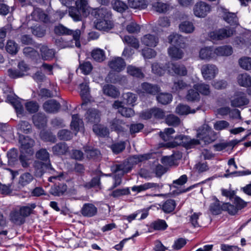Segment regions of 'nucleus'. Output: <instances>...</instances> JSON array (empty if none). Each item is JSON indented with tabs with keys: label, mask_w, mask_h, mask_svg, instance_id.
<instances>
[{
	"label": "nucleus",
	"mask_w": 251,
	"mask_h": 251,
	"mask_svg": "<svg viewBox=\"0 0 251 251\" xmlns=\"http://www.w3.org/2000/svg\"><path fill=\"white\" fill-rule=\"evenodd\" d=\"M54 32L58 35H71L73 37L72 40L69 41L64 40L62 38L56 39L55 44L59 48H72L75 46L78 48L80 47V38L81 33L80 29L72 30L62 24H59L55 26Z\"/></svg>",
	"instance_id": "1"
},
{
	"label": "nucleus",
	"mask_w": 251,
	"mask_h": 251,
	"mask_svg": "<svg viewBox=\"0 0 251 251\" xmlns=\"http://www.w3.org/2000/svg\"><path fill=\"white\" fill-rule=\"evenodd\" d=\"M214 131L207 124H204L198 130L197 137L198 139H191L190 137L179 135L175 137L172 147L181 145L187 149H191L201 144L200 139L206 135H214Z\"/></svg>",
	"instance_id": "2"
},
{
	"label": "nucleus",
	"mask_w": 251,
	"mask_h": 251,
	"mask_svg": "<svg viewBox=\"0 0 251 251\" xmlns=\"http://www.w3.org/2000/svg\"><path fill=\"white\" fill-rule=\"evenodd\" d=\"M75 5L76 7H71L69 9V13L75 21H79L81 20V15L87 16L90 12L88 0H76Z\"/></svg>",
	"instance_id": "3"
},
{
	"label": "nucleus",
	"mask_w": 251,
	"mask_h": 251,
	"mask_svg": "<svg viewBox=\"0 0 251 251\" xmlns=\"http://www.w3.org/2000/svg\"><path fill=\"white\" fill-rule=\"evenodd\" d=\"M234 30L229 27L220 28L209 33L208 36L212 40H222L231 36L234 33Z\"/></svg>",
	"instance_id": "4"
},
{
	"label": "nucleus",
	"mask_w": 251,
	"mask_h": 251,
	"mask_svg": "<svg viewBox=\"0 0 251 251\" xmlns=\"http://www.w3.org/2000/svg\"><path fill=\"white\" fill-rule=\"evenodd\" d=\"M19 138L21 143V153L32 155L34 153L32 147L34 145V141L28 136H20Z\"/></svg>",
	"instance_id": "5"
},
{
	"label": "nucleus",
	"mask_w": 251,
	"mask_h": 251,
	"mask_svg": "<svg viewBox=\"0 0 251 251\" xmlns=\"http://www.w3.org/2000/svg\"><path fill=\"white\" fill-rule=\"evenodd\" d=\"M201 71L203 78L206 80L213 79L219 73L218 67L213 64H205L202 65Z\"/></svg>",
	"instance_id": "6"
},
{
	"label": "nucleus",
	"mask_w": 251,
	"mask_h": 251,
	"mask_svg": "<svg viewBox=\"0 0 251 251\" xmlns=\"http://www.w3.org/2000/svg\"><path fill=\"white\" fill-rule=\"evenodd\" d=\"M166 65L168 72L170 75L183 76L187 74V70L186 67L182 64L169 62Z\"/></svg>",
	"instance_id": "7"
},
{
	"label": "nucleus",
	"mask_w": 251,
	"mask_h": 251,
	"mask_svg": "<svg viewBox=\"0 0 251 251\" xmlns=\"http://www.w3.org/2000/svg\"><path fill=\"white\" fill-rule=\"evenodd\" d=\"M211 11V6L203 1L196 3L193 7L194 15L198 18H204Z\"/></svg>",
	"instance_id": "8"
},
{
	"label": "nucleus",
	"mask_w": 251,
	"mask_h": 251,
	"mask_svg": "<svg viewBox=\"0 0 251 251\" xmlns=\"http://www.w3.org/2000/svg\"><path fill=\"white\" fill-rule=\"evenodd\" d=\"M249 100L245 93H236L230 99L231 105L234 107H240L249 103Z\"/></svg>",
	"instance_id": "9"
},
{
	"label": "nucleus",
	"mask_w": 251,
	"mask_h": 251,
	"mask_svg": "<svg viewBox=\"0 0 251 251\" xmlns=\"http://www.w3.org/2000/svg\"><path fill=\"white\" fill-rule=\"evenodd\" d=\"M163 185L159 183L154 182H146L138 186H134L131 187V190L133 192L140 193L142 191H145L148 190H151L152 191H159L162 189Z\"/></svg>",
	"instance_id": "10"
},
{
	"label": "nucleus",
	"mask_w": 251,
	"mask_h": 251,
	"mask_svg": "<svg viewBox=\"0 0 251 251\" xmlns=\"http://www.w3.org/2000/svg\"><path fill=\"white\" fill-rule=\"evenodd\" d=\"M108 66L113 71L119 73L125 69L126 63L122 57H115L109 61Z\"/></svg>",
	"instance_id": "11"
},
{
	"label": "nucleus",
	"mask_w": 251,
	"mask_h": 251,
	"mask_svg": "<svg viewBox=\"0 0 251 251\" xmlns=\"http://www.w3.org/2000/svg\"><path fill=\"white\" fill-rule=\"evenodd\" d=\"M141 42L145 46L154 48L158 45L159 38L154 34H147L141 37Z\"/></svg>",
	"instance_id": "12"
},
{
	"label": "nucleus",
	"mask_w": 251,
	"mask_h": 251,
	"mask_svg": "<svg viewBox=\"0 0 251 251\" xmlns=\"http://www.w3.org/2000/svg\"><path fill=\"white\" fill-rule=\"evenodd\" d=\"M127 126L122 120L114 118L109 122V127L111 130L115 131L117 133L124 132L126 130Z\"/></svg>",
	"instance_id": "13"
},
{
	"label": "nucleus",
	"mask_w": 251,
	"mask_h": 251,
	"mask_svg": "<svg viewBox=\"0 0 251 251\" xmlns=\"http://www.w3.org/2000/svg\"><path fill=\"white\" fill-rule=\"evenodd\" d=\"M160 91V88L156 85H152L148 82L141 84L139 89L140 93L155 95Z\"/></svg>",
	"instance_id": "14"
},
{
	"label": "nucleus",
	"mask_w": 251,
	"mask_h": 251,
	"mask_svg": "<svg viewBox=\"0 0 251 251\" xmlns=\"http://www.w3.org/2000/svg\"><path fill=\"white\" fill-rule=\"evenodd\" d=\"M199 57L202 60H211L215 57V51L210 47L202 48L199 51Z\"/></svg>",
	"instance_id": "15"
},
{
	"label": "nucleus",
	"mask_w": 251,
	"mask_h": 251,
	"mask_svg": "<svg viewBox=\"0 0 251 251\" xmlns=\"http://www.w3.org/2000/svg\"><path fill=\"white\" fill-rule=\"evenodd\" d=\"M97 213V207L92 203L84 204L81 210V213L85 217H91L95 216Z\"/></svg>",
	"instance_id": "16"
},
{
	"label": "nucleus",
	"mask_w": 251,
	"mask_h": 251,
	"mask_svg": "<svg viewBox=\"0 0 251 251\" xmlns=\"http://www.w3.org/2000/svg\"><path fill=\"white\" fill-rule=\"evenodd\" d=\"M215 56H228L233 53V49L229 45H224L217 47L214 50Z\"/></svg>",
	"instance_id": "17"
},
{
	"label": "nucleus",
	"mask_w": 251,
	"mask_h": 251,
	"mask_svg": "<svg viewBox=\"0 0 251 251\" xmlns=\"http://www.w3.org/2000/svg\"><path fill=\"white\" fill-rule=\"evenodd\" d=\"M95 26L97 29L100 30H107L112 28L113 24L108 19L99 18L97 20Z\"/></svg>",
	"instance_id": "18"
},
{
	"label": "nucleus",
	"mask_w": 251,
	"mask_h": 251,
	"mask_svg": "<svg viewBox=\"0 0 251 251\" xmlns=\"http://www.w3.org/2000/svg\"><path fill=\"white\" fill-rule=\"evenodd\" d=\"M43 107L44 110L49 113H54L58 111L60 107V104L54 100H50L46 101Z\"/></svg>",
	"instance_id": "19"
},
{
	"label": "nucleus",
	"mask_w": 251,
	"mask_h": 251,
	"mask_svg": "<svg viewBox=\"0 0 251 251\" xmlns=\"http://www.w3.org/2000/svg\"><path fill=\"white\" fill-rule=\"evenodd\" d=\"M86 119L91 123H97L100 121V113L96 109H90L85 114Z\"/></svg>",
	"instance_id": "20"
},
{
	"label": "nucleus",
	"mask_w": 251,
	"mask_h": 251,
	"mask_svg": "<svg viewBox=\"0 0 251 251\" xmlns=\"http://www.w3.org/2000/svg\"><path fill=\"white\" fill-rule=\"evenodd\" d=\"M111 169L115 173H118L117 174H120L123 176L124 174L128 173L131 170V167L127 163H124L113 165Z\"/></svg>",
	"instance_id": "21"
},
{
	"label": "nucleus",
	"mask_w": 251,
	"mask_h": 251,
	"mask_svg": "<svg viewBox=\"0 0 251 251\" xmlns=\"http://www.w3.org/2000/svg\"><path fill=\"white\" fill-rule=\"evenodd\" d=\"M238 84L242 87H248L251 85V76L248 73L239 74L237 77Z\"/></svg>",
	"instance_id": "22"
},
{
	"label": "nucleus",
	"mask_w": 251,
	"mask_h": 251,
	"mask_svg": "<svg viewBox=\"0 0 251 251\" xmlns=\"http://www.w3.org/2000/svg\"><path fill=\"white\" fill-rule=\"evenodd\" d=\"M32 19L36 21L47 22L49 21L48 15L40 9H35L31 14Z\"/></svg>",
	"instance_id": "23"
},
{
	"label": "nucleus",
	"mask_w": 251,
	"mask_h": 251,
	"mask_svg": "<svg viewBox=\"0 0 251 251\" xmlns=\"http://www.w3.org/2000/svg\"><path fill=\"white\" fill-rule=\"evenodd\" d=\"M168 40L169 42L173 45L178 46L182 48L185 47L183 37L177 33L170 35L168 37Z\"/></svg>",
	"instance_id": "24"
},
{
	"label": "nucleus",
	"mask_w": 251,
	"mask_h": 251,
	"mask_svg": "<svg viewBox=\"0 0 251 251\" xmlns=\"http://www.w3.org/2000/svg\"><path fill=\"white\" fill-rule=\"evenodd\" d=\"M126 72L129 75L138 78H143L145 76L141 69L133 65L127 66Z\"/></svg>",
	"instance_id": "25"
},
{
	"label": "nucleus",
	"mask_w": 251,
	"mask_h": 251,
	"mask_svg": "<svg viewBox=\"0 0 251 251\" xmlns=\"http://www.w3.org/2000/svg\"><path fill=\"white\" fill-rule=\"evenodd\" d=\"M168 52L170 57L175 60L182 59L184 55L182 50L176 47H170L168 50Z\"/></svg>",
	"instance_id": "26"
},
{
	"label": "nucleus",
	"mask_w": 251,
	"mask_h": 251,
	"mask_svg": "<svg viewBox=\"0 0 251 251\" xmlns=\"http://www.w3.org/2000/svg\"><path fill=\"white\" fill-rule=\"evenodd\" d=\"M40 52L42 58L44 60L50 61L54 57V50L49 49L47 46H42L40 48Z\"/></svg>",
	"instance_id": "27"
},
{
	"label": "nucleus",
	"mask_w": 251,
	"mask_h": 251,
	"mask_svg": "<svg viewBox=\"0 0 251 251\" xmlns=\"http://www.w3.org/2000/svg\"><path fill=\"white\" fill-rule=\"evenodd\" d=\"M91 55L94 60L99 62H102L106 58L105 51L100 48H95L93 50Z\"/></svg>",
	"instance_id": "28"
},
{
	"label": "nucleus",
	"mask_w": 251,
	"mask_h": 251,
	"mask_svg": "<svg viewBox=\"0 0 251 251\" xmlns=\"http://www.w3.org/2000/svg\"><path fill=\"white\" fill-rule=\"evenodd\" d=\"M83 123L82 119H80L78 115H73L72 120L71 123V129L77 132L80 128L83 127Z\"/></svg>",
	"instance_id": "29"
},
{
	"label": "nucleus",
	"mask_w": 251,
	"mask_h": 251,
	"mask_svg": "<svg viewBox=\"0 0 251 251\" xmlns=\"http://www.w3.org/2000/svg\"><path fill=\"white\" fill-rule=\"evenodd\" d=\"M67 189L66 184H60L58 185H54L50 190V193L54 196H60L64 194Z\"/></svg>",
	"instance_id": "30"
},
{
	"label": "nucleus",
	"mask_w": 251,
	"mask_h": 251,
	"mask_svg": "<svg viewBox=\"0 0 251 251\" xmlns=\"http://www.w3.org/2000/svg\"><path fill=\"white\" fill-rule=\"evenodd\" d=\"M10 219L14 224L21 225L24 223L25 219L19 210H14L10 213Z\"/></svg>",
	"instance_id": "31"
},
{
	"label": "nucleus",
	"mask_w": 251,
	"mask_h": 251,
	"mask_svg": "<svg viewBox=\"0 0 251 251\" xmlns=\"http://www.w3.org/2000/svg\"><path fill=\"white\" fill-rule=\"evenodd\" d=\"M33 121L35 126L41 128L45 126L47 119L44 114L38 113L33 116Z\"/></svg>",
	"instance_id": "32"
},
{
	"label": "nucleus",
	"mask_w": 251,
	"mask_h": 251,
	"mask_svg": "<svg viewBox=\"0 0 251 251\" xmlns=\"http://www.w3.org/2000/svg\"><path fill=\"white\" fill-rule=\"evenodd\" d=\"M123 42L135 49H138L140 44L138 40L133 36L126 35L123 38Z\"/></svg>",
	"instance_id": "33"
},
{
	"label": "nucleus",
	"mask_w": 251,
	"mask_h": 251,
	"mask_svg": "<svg viewBox=\"0 0 251 251\" xmlns=\"http://www.w3.org/2000/svg\"><path fill=\"white\" fill-rule=\"evenodd\" d=\"M103 93L113 98H116L120 93L116 87L112 85H105L103 87Z\"/></svg>",
	"instance_id": "34"
},
{
	"label": "nucleus",
	"mask_w": 251,
	"mask_h": 251,
	"mask_svg": "<svg viewBox=\"0 0 251 251\" xmlns=\"http://www.w3.org/2000/svg\"><path fill=\"white\" fill-rule=\"evenodd\" d=\"M16 128L18 131V133L22 132L28 134L32 131L31 125L26 121H21L17 126Z\"/></svg>",
	"instance_id": "35"
},
{
	"label": "nucleus",
	"mask_w": 251,
	"mask_h": 251,
	"mask_svg": "<svg viewBox=\"0 0 251 251\" xmlns=\"http://www.w3.org/2000/svg\"><path fill=\"white\" fill-rule=\"evenodd\" d=\"M52 151L56 155L64 154L68 151V147L65 143H58L52 147Z\"/></svg>",
	"instance_id": "36"
},
{
	"label": "nucleus",
	"mask_w": 251,
	"mask_h": 251,
	"mask_svg": "<svg viewBox=\"0 0 251 251\" xmlns=\"http://www.w3.org/2000/svg\"><path fill=\"white\" fill-rule=\"evenodd\" d=\"M201 215V212H191V215L189 216V222L193 227H198L201 226L200 217Z\"/></svg>",
	"instance_id": "37"
},
{
	"label": "nucleus",
	"mask_w": 251,
	"mask_h": 251,
	"mask_svg": "<svg viewBox=\"0 0 251 251\" xmlns=\"http://www.w3.org/2000/svg\"><path fill=\"white\" fill-rule=\"evenodd\" d=\"M176 112L179 115H184L195 113L196 110L191 109L190 107L187 105L179 104L176 108Z\"/></svg>",
	"instance_id": "38"
},
{
	"label": "nucleus",
	"mask_w": 251,
	"mask_h": 251,
	"mask_svg": "<svg viewBox=\"0 0 251 251\" xmlns=\"http://www.w3.org/2000/svg\"><path fill=\"white\" fill-rule=\"evenodd\" d=\"M223 12V18L225 21L231 25L237 24V18L235 13L228 12L226 9Z\"/></svg>",
	"instance_id": "39"
},
{
	"label": "nucleus",
	"mask_w": 251,
	"mask_h": 251,
	"mask_svg": "<svg viewBox=\"0 0 251 251\" xmlns=\"http://www.w3.org/2000/svg\"><path fill=\"white\" fill-rule=\"evenodd\" d=\"M36 206V205L35 203H29L25 206L21 207L19 211L21 215L25 219V217L29 216L32 213L33 209Z\"/></svg>",
	"instance_id": "40"
},
{
	"label": "nucleus",
	"mask_w": 251,
	"mask_h": 251,
	"mask_svg": "<svg viewBox=\"0 0 251 251\" xmlns=\"http://www.w3.org/2000/svg\"><path fill=\"white\" fill-rule=\"evenodd\" d=\"M6 51L11 54H16L19 49V47L14 41L9 40L5 46Z\"/></svg>",
	"instance_id": "41"
},
{
	"label": "nucleus",
	"mask_w": 251,
	"mask_h": 251,
	"mask_svg": "<svg viewBox=\"0 0 251 251\" xmlns=\"http://www.w3.org/2000/svg\"><path fill=\"white\" fill-rule=\"evenodd\" d=\"M176 206L174 200L169 199L167 200L162 205V210L166 213H169L173 212Z\"/></svg>",
	"instance_id": "42"
},
{
	"label": "nucleus",
	"mask_w": 251,
	"mask_h": 251,
	"mask_svg": "<svg viewBox=\"0 0 251 251\" xmlns=\"http://www.w3.org/2000/svg\"><path fill=\"white\" fill-rule=\"evenodd\" d=\"M179 27L180 31L186 33H191L195 30L193 23L188 21L181 23L179 25Z\"/></svg>",
	"instance_id": "43"
},
{
	"label": "nucleus",
	"mask_w": 251,
	"mask_h": 251,
	"mask_svg": "<svg viewBox=\"0 0 251 251\" xmlns=\"http://www.w3.org/2000/svg\"><path fill=\"white\" fill-rule=\"evenodd\" d=\"M93 131L98 136L105 137L109 134L108 129L100 125H94L93 127Z\"/></svg>",
	"instance_id": "44"
},
{
	"label": "nucleus",
	"mask_w": 251,
	"mask_h": 251,
	"mask_svg": "<svg viewBox=\"0 0 251 251\" xmlns=\"http://www.w3.org/2000/svg\"><path fill=\"white\" fill-rule=\"evenodd\" d=\"M152 7L157 12L165 13L170 9V6L167 3L158 1L153 3Z\"/></svg>",
	"instance_id": "45"
},
{
	"label": "nucleus",
	"mask_w": 251,
	"mask_h": 251,
	"mask_svg": "<svg viewBox=\"0 0 251 251\" xmlns=\"http://www.w3.org/2000/svg\"><path fill=\"white\" fill-rule=\"evenodd\" d=\"M193 88L202 95H208L210 93L209 86L204 83L195 84Z\"/></svg>",
	"instance_id": "46"
},
{
	"label": "nucleus",
	"mask_w": 251,
	"mask_h": 251,
	"mask_svg": "<svg viewBox=\"0 0 251 251\" xmlns=\"http://www.w3.org/2000/svg\"><path fill=\"white\" fill-rule=\"evenodd\" d=\"M123 97L124 103L129 105L133 106L137 100V97L132 93H125L123 95Z\"/></svg>",
	"instance_id": "47"
},
{
	"label": "nucleus",
	"mask_w": 251,
	"mask_h": 251,
	"mask_svg": "<svg viewBox=\"0 0 251 251\" xmlns=\"http://www.w3.org/2000/svg\"><path fill=\"white\" fill-rule=\"evenodd\" d=\"M210 209L213 214L218 215L223 210V204L221 205V202L216 198L214 201L211 204Z\"/></svg>",
	"instance_id": "48"
},
{
	"label": "nucleus",
	"mask_w": 251,
	"mask_h": 251,
	"mask_svg": "<svg viewBox=\"0 0 251 251\" xmlns=\"http://www.w3.org/2000/svg\"><path fill=\"white\" fill-rule=\"evenodd\" d=\"M112 5L113 9L120 13L125 12L128 8L126 4L120 0H115Z\"/></svg>",
	"instance_id": "49"
},
{
	"label": "nucleus",
	"mask_w": 251,
	"mask_h": 251,
	"mask_svg": "<svg viewBox=\"0 0 251 251\" xmlns=\"http://www.w3.org/2000/svg\"><path fill=\"white\" fill-rule=\"evenodd\" d=\"M129 6L132 8L144 9L147 7L145 0H128Z\"/></svg>",
	"instance_id": "50"
},
{
	"label": "nucleus",
	"mask_w": 251,
	"mask_h": 251,
	"mask_svg": "<svg viewBox=\"0 0 251 251\" xmlns=\"http://www.w3.org/2000/svg\"><path fill=\"white\" fill-rule=\"evenodd\" d=\"M238 63L242 69L246 70H251V58L247 56H244L240 58Z\"/></svg>",
	"instance_id": "51"
},
{
	"label": "nucleus",
	"mask_w": 251,
	"mask_h": 251,
	"mask_svg": "<svg viewBox=\"0 0 251 251\" xmlns=\"http://www.w3.org/2000/svg\"><path fill=\"white\" fill-rule=\"evenodd\" d=\"M234 113L235 115L233 116L234 118H237L240 117V111L237 109H234L231 111L230 109L228 107H223L218 110V113L222 116L226 115L230 113Z\"/></svg>",
	"instance_id": "52"
},
{
	"label": "nucleus",
	"mask_w": 251,
	"mask_h": 251,
	"mask_svg": "<svg viewBox=\"0 0 251 251\" xmlns=\"http://www.w3.org/2000/svg\"><path fill=\"white\" fill-rule=\"evenodd\" d=\"M80 94L84 100H90L89 88L86 83L80 84Z\"/></svg>",
	"instance_id": "53"
},
{
	"label": "nucleus",
	"mask_w": 251,
	"mask_h": 251,
	"mask_svg": "<svg viewBox=\"0 0 251 251\" xmlns=\"http://www.w3.org/2000/svg\"><path fill=\"white\" fill-rule=\"evenodd\" d=\"M7 100L13 105L18 115L23 114L24 108L20 102L12 99L9 96H7Z\"/></svg>",
	"instance_id": "54"
},
{
	"label": "nucleus",
	"mask_w": 251,
	"mask_h": 251,
	"mask_svg": "<svg viewBox=\"0 0 251 251\" xmlns=\"http://www.w3.org/2000/svg\"><path fill=\"white\" fill-rule=\"evenodd\" d=\"M157 100L162 104H167L172 101V96L169 93H161L157 97Z\"/></svg>",
	"instance_id": "55"
},
{
	"label": "nucleus",
	"mask_w": 251,
	"mask_h": 251,
	"mask_svg": "<svg viewBox=\"0 0 251 251\" xmlns=\"http://www.w3.org/2000/svg\"><path fill=\"white\" fill-rule=\"evenodd\" d=\"M101 172H99L97 176L94 177L91 181L88 183H87L85 186L87 188H91L94 187H99L100 188V176Z\"/></svg>",
	"instance_id": "56"
},
{
	"label": "nucleus",
	"mask_w": 251,
	"mask_h": 251,
	"mask_svg": "<svg viewBox=\"0 0 251 251\" xmlns=\"http://www.w3.org/2000/svg\"><path fill=\"white\" fill-rule=\"evenodd\" d=\"M185 98L188 101H195L200 99V95L198 91L191 89L188 90Z\"/></svg>",
	"instance_id": "57"
},
{
	"label": "nucleus",
	"mask_w": 251,
	"mask_h": 251,
	"mask_svg": "<svg viewBox=\"0 0 251 251\" xmlns=\"http://www.w3.org/2000/svg\"><path fill=\"white\" fill-rule=\"evenodd\" d=\"M106 176H108L106 175ZM109 176H112V180H113V184L112 186L109 187V190H112L114 189L115 188L117 187L122 183V176L120 174H115L114 175H109Z\"/></svg>",
	"instance_id": "58"
},
{
	"label": "nucleus",
	"mask_w": 251,
	"mask_h": 251,
	"mask_svg": "<svg viewBox=\"0 0 251 251\" xmlns=\"http://www.w3.org/2000/svg\"><path fill=\"white\" fill-rule=\"evenodd\" d=\"M33 179V176L28 173L22 174L19 179V183L22 186H25L29 183Z\"/></svg>",
	"instance_id": "59"
},
{
	"label": "nucleus",
	"mask_w": 251,
	"mask_h": 251,
	"mask_svg": "<svg viewBox=\"0 0 251 251\" xmlns=\"http://www.w3.org/2000/svg\"><path fill=\"white\" fill-rule=\"evenodd\" d=\"M152 72L156 75L161 76L163 75L167 70V68H165L164 67L162 66L160 64L157 63H154L152 64Z\"/></svg>",
	"instance_id": "60"
},
{
	"label": "nucleus",
	"mask_w": 251,
	"mask_h": 251,
	"mask_svg": "<svg viewBox=\"0 0 251 251\" xmlns=\"http://www.w3.org/2000/svg\"><path fill=\"white\" fill-rule=\"evenodd\" d=\"M175 132L173 128H168L164 130L163 132H160V137L165 141H170L173 139L172 134Z\"/></svg>",
	"instance_id": "61"
},
{
	"label": "nucleus",
	"mask_w": 251,
	"mask_h": 251,
	"mask_svg": "<svg viewBox=\"0 0 251 251\" xmlns=\"http://www.w3.org/2000/svg\"><path fill=\"white\" fill-rule=\"evenodd\" d=\"M166 122L169 126H177L179 125L180 120L174 115H169L167 117Z\"/></svg>",
	"instance_id": "62"
},
{
	"label": "nucleus",
	"mask_w": 251,
	"mask_h": 251,
	"mask_svg": "<svg viewBox=\"0 0 251 251\" xmlns=\"http://www.w3.org/2000/svg\"><path fill=\"white\" fill-rule=\"evenodd\" d=\"M151 225L155 230H164L168 226L166 222L163 220H158L154 221Z\"/></svg>",
	"instance_id": "63"
},
{
	"label": "nucleus",
	"mask_w": 251,
	"mask_h": 251,
	"mask_svg": "<svg viewBox=\"0 0 251 251\" xmlns=\"http://www.w3.org/2000/svg\"><path fill=\"white\" fill-rule=\"evenodd\" d=\"M79 68L83 74L88 75L91 72L93 67L90 62L86 61L80 64Z\"/></svg>",
	"instance_id": "64"
}]
</instances>
